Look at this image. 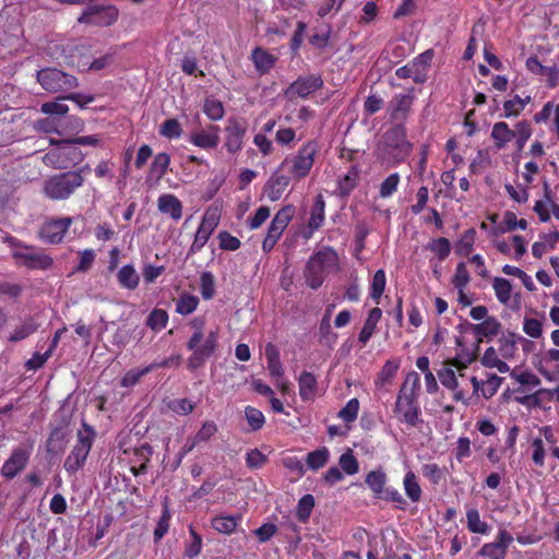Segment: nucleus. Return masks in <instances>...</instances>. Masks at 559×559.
<instances>
[{
  "label": "nucleus",
  "mask_w": 559,
  "mask_h": 559,
  "mask_svg": "<svg viewBox=\"0 0 559 559\" xmlns=\"http://www.w3.org/2000/svg\"><path fill=\"white\" fill-rule=\"evenodd\" d=\"M72 224L71 217L53 218L43 223L38 237L47 243H59Z\"/></svg>",
  "instance_id": "18"
},
{
  "label": "nucleus",
  "mask_w": 559,
  "mask_h": 559,
  "mask_svg": "<svg viewBox=\"0 0 559 559\" xmlns=\"http://www.w3.org/2000/svg\"><path fill=\"white\" fill-rule=\"evenodd\" d=\"M503 379L497 374H490L486 381H479L476 377L471 378L474 394H481L486 400L491 399L499 390Z\"/></svg>",
  "instance_id": "24"
},
{
  "label": "nucleus",
  "mask_w": 559,
  "mask_h": 559,
  "mask_svg": "<svg viewBox=\"0 0 559 559\" xmlns=\"http://www.w3.org/2000/svg\"><path fill=\"white\" fill-rule=\"evenodd\" d=\"M385 272L382 269H380L376 271V273L373 274L370 286V297L376 304H379V300L385 289Z\"/></svg>",
  "instance_id": "43"
},
{
  "label": "nucleus",
  "mask_w": 559,
  "mask_h": 559,
  "mask_svg": "<svg viewBox=\"0 0 559 559\" xmlns=\"http://www.w3.org/2000/svg\"><path fill=\"white\" fill-rule=\"evenodd\" d=\"M12 257L19 264L31 270H47L53 263L52 258L43 249L26 245H17Z\"/></svg>",
  "instance_id": "11"
},
{
  "label": "nucleus",
  "mask_w": 559,
  "mask_h": 559,
  "mask_svg": "<svg viewBox=\"0 0 559 559\" xmlns=\"http://www.w3.org/2000/svg\"><path fill=\"white\" fill-rule=\"evenodd\" d=\"M159 134L168 139L179 138L181 126L177 119H167L162 123Z\"/></svg>",
  "instance_id": "62"
},
{
  "label": "nucleus",
  "mask_w": 559,
  "mask_h": 559,
  "mask_svg": "<svg viewBox=\"0 0 559 559\" xmlns=\"http://www.w3.org/2000/svg\"><path fill=\"white\" fill-rule=\"evenodd\" d=\"M512 542L513 536L507 530H499L496 540L484 544L478 555L489 559H506Z\"/></svg>",
  "instance_id": "19"
},
{
  "label": "nucleus",
  "mask_w": 559,
  "mask_h": 559,
  "mask_svg": "<svg viewBox=\"0 0 559 559\" xmlns=\"http://www.w3.org/2000/svg\"><path fill=\"white\" fill-rule=\"evenodd\" d=\"M293 177L286 171H280V168L272 176L266 186V194L271 201L278 200L287 187L290 185Z\"/></svg>",
  "instance_id": "23"
},
{
  "label": "nucleus",
  "mask_w": 559,
  "mask_h": 559,
  "mask_svg": "<svg viewBox=\"0 0 559 559\" xmlns=\"http://www.w3.org/2000/svg\"><path fill=\"white\" fill-rule=\"evenodd\" d=\"M498 352L503 359L510 360L518 352L516 333L508 331L498 340Z\"/></svg>",
  "instance_id": "33"
},
{
  "label": "nucleus",
  "mask_w": 559,
  "mask_h": 559,
  "mask_svg": "<svg viewBox=\"0 0 559 559\" xmlns=\"http://www.w3.org/2000/svg\"><path fill=\"white\" fill-rule=\"evenodd\" d=\"M119 15V11L114 5H90L79 17L80 23H86L96 26H109L114 24Z\"/></svg>",
  "instance_id": "15"
},
{
  "label": "nucleus",
  "mask_w": 559,
  "mask_h": 559,
  "mask_svg": "<svg viewBox=\"0 0 559 559\" xmlns=\"http://www.w3.org/2000/svg\"><path fill=\"white\" fill-rule=\"evenodd\" d=\"M318 152V142L314 140L307 141L296 154H290L284 158L280 165V171H286L296 181L306 178L313 167Z\"/></svg>",
  "instance_id": "5"
},
{
  "label": "nucleus",
  "mask_w": 559,
  "mask_h": 559,
  "mask_svg": "<svg viewBox=\"0 0 559 559\" xmlns=\"http://www.w3.org/2000/svg\"><path fill=\"white\" fill-rule=\"evenodd\" d=\"M32 447H17L13 449L10 456L3 463L0 474L7 479H13L27 465L31 457Z\"/></svg>",
  "instance_id": "17"
},
{
  "label": "nucleus",
  "mask_w": 559,
  "mask_h": 559,
  "mask_svg": "<svg viewBox=\"0 0 559 559\" xmlns=\"http://www.w3.org/2000/svg\"><path fill=\"white\" fill-rule=\"evenodd\" d=\"M313 508L314 497L310 493L302 496L299 499L296 508V518L298 519V521L302 524H306L311 516Z\"/></svg>",
  "instance_id": "38"
},
{
  "label": "nucleus",
  "mask_w": 559,
  "mask_h": 559,
  "mask_svg": "<svg viewBox=\"0 0 559 559\" xmlns=\"http://www.w3.org/2000/svg\"><path fill=\"white\" fill-rule=\"evenodd\" d=\"M216 333L214 331H210L204 342L202 344L200 343L193 349H191L193 353L188 358L187 362L189 369H198L205 362L209 357L213 355L216 347Z\"/></svg>",
  "instance_id": "20"
},
{
  "label": "nucleus",
  "mask_w": 559,
  "mask_h": 559,
  "mask_svg": "<svg viewBox=\"0 0 559 559\" xmlns=\"http://www.w3.org/2000/svg\"><path fill=\"white\" fill-rule=\"evenodd\" d=\"M226 147L229 152L236 153L241 150L242 146V131L238 126H228L226 128Z\"/></svg>",
  "instance_id": "46"
},
{
  "label": "nucleus",
  "mask_w": 559,
  "mask_h": 559,
  "mask_svg": "<svg viewBox=\"0 0 559 559\" xmlns=\"http://www.w3.org/2000/svg\"><path fill=\"white\" fill-rule=\"evenodd\" d=\"M337 269V252L331 247H324L309 258L305 269L306 283L312 289H317L323 284L325 276Z\"/></svg>",
  "instance_id": "3"
},
{
  "label": "nucleus",
  "mask_w": 559,
  "mask_h": 559,
  "mask_svg": "<svg viewBox=\"0 0 559 559\" xmlns=\"http://www.w3.org/2000/svg\"><path fill=\"white\" fill-rule=\"evenodd\" d=\"M95 435L94 429L90 425L86 423L82 424V429L78 431V442L67 456L63 464V467L68 473L74 474L84 466L87 455L92 449Z\"/></svg>",
  "instance_id": "9"
},
{
  "label": "nucleus",
  "mask_w": 559,
  "mask_h": 559,
  "mask_svg": "<svg viewBox=\"0 0 559 559\" xmlns=\"http://www.w3.org/2000/svg\"><path fill=\"white\" fill-rule=\"evenodd\" d=\"M420 378L416 371H409L399 390L394 404V413L399 416V421L405 424L408 428L417 427L420 419Z\"/></svg>",
  "instance_id": "1"
},
{
  "label": "nucleus",
  "mask_w": 559,
  "mask_h": 559,
  "mask_svg": "<svg viewBox=\"0 0 559 559\" xmlns=\"http://www.w3.org/2000/svg\"><path fill=\"white\" fill-rule=\"evenodd\" d=\"M467 528L472 533L487 534L489 525L480 520L479 511L476 508H471L466 512Z\"/></svg>",
  "instance_id": "40"
},
{
  "label": "nucleus",
  "mask_w": 559,
  "mask_h": 559,
  "mask_svg": "<svg viewBox=\"0 0 559 559\" xmlns=\"http://www.w3.org/2000/svg\"><path fill=\"white\" fill-rule=\"evenodd\" d=\"M37 82L48 93H68L79 85L78 79L57 68L37 71Z\"/></svg>",
  "instance_id": "10"
},
{
  "label": "nucleus",
  "mask_w": 559,
  "mask_h": 559,
  "mask_svg": "<svg viewBox=\"0 0 559 559\" xmlns=\"http://www.w3.org/2000/svg\"><path fill=\"white\" fill-rule=\"evenodd\" d=\"M414 100V87L409 88L406 94H395L388 105L389 119L395 124H404L412 112Z\"/></svg>",
  "instance_id": "16"
},
{
  "label": "nucleus",
  "mask_w": 559,
  "mask_h": 559,
  "mask_svg": "<svg viewBox=\"0 0 559 559\" xmlns=\"http://www.w3.org/2000/svg\"><path fill=\"white\" fill-rule=\"evenodd\" d=\"M401 361L399 358L389 359L384 362L381 370L378 372L377 378L374 380V384L377 388H383L386 384H390L397 370L400 369Z\"/></svg>",
  "instance_id": "31"
},
{
  "label": "nucleus",
  "mask_w": 559,
  "mask_h": 559,
  "mask_svg": "<svg viewBox=\"0 0 559 559\" xmlns=\"http://www.w3.org/2000/svg\"><path fill=\"white\" fill-rule=\"evenodd\" d=\"M295 214L296 207L293 204L285 205L280 211H277L267 228V234L262 242L263 251L270 252L274 248L282 234L294 218Z\"/></svg>",
  "instance_id": "12"
},
{
  "label": "nucleus",
  "mask_w": 559,
  "mask_h": 559,
  "mask_svg": "<svg viewBox=\"0 0 559 559\" xmlns=\"http://www.w3.org/2000/svg\"><path fill=\"white\" fill-rule=\"evenodd\" d=\"M471 281L469 272L464 262H459L452 278V284L457 290H464Z\"/></svg>",
  "instance_id": "51"
},
{
  "label": "nucleus",
  "mask_w": 559,
  "mask_h": 559,
  "mask_svg": "<svg viewBox=\"0 0 559 559\" xmlns=\"http://www.w3.org/2000/svg\"><path fill=\"white\" fill-rule=\"evenodd\" d=\"M401 182V176L397 173L389 175L379 187V195L382 199L392 197Z\"/></svg>",
  "instance_id": "50"
},
{
  "label": "nucleus",
  "mask_w": 559,
  "mask_h": 559,
  "mask_svg": "<svg viewBox=\"0 0 559 559\" xmlns=\"http://www.w3.org/2000/svg\"><path fill=\"white\" fill-rule=\"evenodd\" d=\"M84 182L81 171H66L49 177L44 182V193L51 200H66Z\"/></svg>",
  "instance_id": "7"
},
{
  "label": "nucleus",
  "mask_w": 559,
  "mask_h": 559,
  "mask_svg": "<svg viewBox=\"0 0 559 559\" xmlns=\"http://www.w3.org/2000/svg\"><path fill=\"white\" fill-rule=\"evenodd\" d=\"M168 314L163 309H154L146 319V324L152 330L158 331L166 326Z\"/></svg>",
  "instance_id": "56"
},
{
  "label": "nucleus",
  "mask_w": 559,
  "mask_h": 559,
  "mask_svg": "<svg viewBox=\"0 0 559 559\" xmlns=\"http://www.w3.org/2000/svg\"><path fill=\"white\" fill-rule=\"evenodd\" d=\"M468 329L473 332L477 344L481 343L485 338L491 340L498 335L501 330V323L496 317H488L477 324L465 322Z\"/></svg>",
  "instance_id": "21"
},
{
  "label": "nucleus",
  "mask_w": 559,
  "mask_h": 559,
  "mask_svg": "<svg viewBox=\"0 0 559 559\" xmlns=\"http://www.w3.org/2000/svg\"><path fill=\"white\" fill-rule=\"evenodd\" d=\"M427 249L433 252L439 261H444L451 252V243L450 240L445 237H439L432 239L428 245Z\"/></svg>",
  "instance_id": "44"
},
{
  "label": "nucleus",
  "mask_w": 559,
  "mask_h": 559,
  "mask_svg": "<svg viewBox=\"0 0 559 559\" xmlns=\"http://www.w3.org/2000/svg\"><path fill=\"white\" fill-rule=\"evenodd\" d=\"M96 258V253L93 249H85L79 251V264L75 267V272L86 273L93 265Z\"/></svg>",
  "instance_id": "64"
},
{
  "label": "nucleus",
  "mask_w": 559,
  "mask_h": 559,
  "mask_svg": "<svg viewBox=\"0 0 559 559\" xmlns=\"http://www.w3.org/2000/svg\"><path fill=\"white\" fill-rule=\"evenodd\" d=\"M522 97L514 95L511 99L503 103V112L500 115L502 118H515L523 111Z\"/></svg>",
  "instance_id": "52"
},
{
  "label": "nucleus",
  "mask_w": 559,
  "mask_h": 559,
  "mask_svg": "<svg viewBox=\"0 0 559 559\" xmlns=\"http://www.w3.org/2000/svg\"><path fill=\"white\" fill-rule=\"evenodd\" d=\"M152 370V367H145L143 369H132L129 370L121 379L120 384L121 386L129 388L136 384L140 379Z\"/></svg>",
  "instance_id": "63"
},
{
  "label": "nucleus",
  "mask_w": 559,
  "mask_h": 559,
  "mask_svg": "<svg viewBox=\"0 0 559 559\" xmlns=\"http://www.w3.org/2000/svg\"><path fill=\"white\" fill-rule=\"evenodd\" d=\"M323 79L320 74H308L297 78L287 87L285 95L288 99L294 98L306 99L311 94L320 91L323 87Z\"/></svg>",
  "instance_id": "14"
},
{
  "label": "nucleus",
  "mask_w": 559,
  "mask_h": 559,
  "mask_svg": "<svg viewBox=\"0 0 559 559\" xmlns=\"http://www.w3.org/2000/svg\"><path fill=\"white\" fill-rule=\"evenodd\" d=\"M325 202L321 194L317 195L313 205L310 211V217L308 221V231L305 233L304 237L310 239L312 234L318 230L324 223L325 219Z\"/></svg>",
  "instance_id": "22"
},
{
  "label": "nucleus",
  "mask_w": 559,
  "mask_h": 559,
  "mask_svg": "<svg viewBox=\"0 0 559 559\" xmlns=\"http://www.w3.org/2000/svg\"><path fill=\"white\" fill-rule=\"evenodd\" d=\"M403 488L411 502L418 503L421 500L423 489L417 475L413 471L405 473L403 477Z\"/></svg>",
  "instance_id": "30"
},
{
  "label": "nucleus",
  "mask_w": 559,
  "mask_h": 559,
  "mask_svg": "<svg viewBox=\"0 0 559 559\" xmlns=\"http://www.w3.org/2000/svg\"><path fill=\"white\" fill-rule=\"evenodd\" d=\"M157 207L159 212L175 221H179L182 216V203L174 194H162L157 200Z\"/></svg>",
  "instance_id": "26"
},
{
  "label": "nucleus",
  "mask_w": 559,
  "mask_h": 559,
  "mask_svg": "<svg viewBox=\"0 0 559 559\" xmlns=\"http://www.w3.org/2000/svg\"><path fill=\"white\" fill-rule=\"evenodd\" d=\"M219 219L221 209L218 206L212 205L205 211L202 222L195 233L194 240L190 247L191 253L199 252L204 247L213 231L218 226Z\"/></svg>",
  "instance_id": "13"
},
{
  "label": "nucleus",
  "mask_w": 559,
  "mask_h": 559,
  "mask_svg": "<svg viewBox=\"0 0 559 559\" xmlns=\"http://www.w3.org/2000/svg\"><path fill=\"white\" fill-rule=\"evenodd\" d=\"M532 126L527 120L516 122L514 129H511L507 122L499 121L493 123L490 138L496 150L501 151L510 142L514 141L516 152L521 153L532 136Z\"/></svg>",
  "instance_id": "4"
},
{
  "label": "nucleus",
  "mask_w": 559,
  "mask_h": 559,
  "mask_svg": "<svg viewBox=\"0 0 559 559\" xmlns=\"http://www.w3.org/2000/svg\"><path fill=\"white\" fill-rule=\"evenodd\" d=\"M66 449V432L62 428H56L50 432L46 442V450L52 455L60 454Z\"/></svg>",
  "instance_id": "36"
},
{
  "label": "nucleus",
  "mask_w": 559,
  "mask_h": 559,
  "mask_svg": "<svg viewBox=\"0 0 559 559\" xmlns=\"http://www.w3.org/2000/svg\"><path fill=\"white\" fill-rule=\"evenodd\" d=\"M241 520V516H217L213 519L212 526L219 533L230 534L237 527L238 522Z\"/></svg>",
  "instance_id": "48"
},
{
  "label": "nucleus",
  "mask_w": 559,
  "mask_h": 559,
  "mask_svg": "<svg viewBox=\"0 0 559 559\" xmlns=\"http://www.w3.org/2000/svg\"><path fill=\"white\" fill-rule=\"evenodd\" d=\"M406 136L407 132L404 124L396 123L389 128L378 143V158L389 166H395L404 162L413 148V144Z\"/></svg>",
  "instance_id": "2"
},
{
  "label": "nucleus",
  "mask_w": 559,
  "mask_h": 559,
  "mask_svg": "<svg viewBox=\"0 0 559 559\" xmlns=\"http://www.w3.org/2000/svg\"><path fill=\"white\" fill-rule=\"evenodd\" d=\"M117 281L121 287L134 290L139 286L140 276L133 265L127 264L118 271Z\"/></svg>",
  "instance_id": "34"
},
{
  "label": "nucleus",
  "mask_w": 559,
  "mask_h": 559,
  "mask_svg": "<svg viewBox=\"0 0 559 559\" xmlns=\"http://www.w3.org/2000/svg\"><path fill=\"white\" fill-rule=\"evenodd\" d=\"M492 288L499 302L507 305L511 298V283L503 277H496L492 282Z\"/></svg>",
  "instance_id": "45"
},
{
  "label": "nucleus",
  "mask_w": 559,
  "mask_h": 559,
  "mask_svg": "<svg viewBox=\"0 0 559 559\" xmlns=\"http://www.w3.org/2000/svg\"><path fill=\"white\" fill-rule=\"evenodd\" d=\"M247 424L251 430H260L265 424V417L258 408L247 405Z\"/></svg>",
  "instance_id": "60"
},
{
  "label": "nucleus",
  "mask_w": 559,
  "mask_h": 559,
  "mask_svg": "<svg viewBox=\"0 0 559 559\" xmlns=\"http://www.w3.org/2000/svg\"><path fill=\"white\" fill-rule=\"evenodd\" d=\"M299 396L304 402L313 401L318 394V379L309 371H302L298 377Z\"/></svg>",
  "instance_id": "25"
},
{
  "label": "nucleus",
  "mask_w": 559,
  "mask_h": 559,
  "mask_svg": "<svg viewBox=\"0 0 559 559\" xmlns=\"http://www.w3.org/2000/svg\"><path fill=\"white\" fill-rule=\"evenodd\" d=\"M36 330L37 325L32 320H27L11 333L9 340L11 342L22 341L33 334Z\"/></svg>",
  "instance_id": "61"
},
{
  "label": "nucleus",
  "mask_w": 559,
  "mask_h": 559,
  "mask_svg": "<svg viewBox=\"0 0 559 559\" xmlns=\"http://www.w3.org/2000/svg\"><path fill=\"white\" fill-rule=\"evenodd\" d=\"M265 358L270 376L273 378H282L284 376V369L280 359L278 349L274 344L269 343L265 346Z\"/></svg>",
  "instance_id": "32"
},
{
  "label": "nucleus",
  "mask_w": 559,
  "mask_h": 559,
  "mask_svg": "<svg viewBox=\"0 0 559 559\" xmlns=\"http://www.w3.org/2000/svg\"><path fill=\"white\" fill-rule=\"evenodd\" d=\"M475 239L476 230L474 228L465 230L456 243V253L468 255L473 251Z\"/></svg>",
  "instance_id": "47"
},
{
  "label": "nucleus",
  "mask_w": 559,
  "mask_h": 559,
  "mask_svg": "<svg viewBox=\"0 0 559 559\" xmlns=\"http://www.w3.org/2000/svg\"><path fill=\"white\" fill-rule=\"evenodd\" d=\"M359 170L356 165L352 166L346 175L338 179L337 188L343 197H347L356 187Z\"/></svg>",
  "instance_id": "37"
},
{
  "label": "nucleus",
  "mask_w": 559,
  "mask_h": 559,
  "mask_svg": "<svg viewBox=\"0 0 559 559\" xmlns=\"http://www.w3.org/2000/svg\"><path fill=\"white\" fill-rule=\"evenodd\" d=\"M217 127L211 126L191 134V142L202 148H213L218 144Z\"/></svg>",
  "instance_id": "29"
},
{
  "label": "nucleus",
  "mask_w": 559,
  "mask_h": 559,
  "mask_svg": "<svg viewBox=\"0 0 559 559\" xmlns=\"http://www.w3.org/2000/svg\"><path fill=\"white\" fill-rule=\"evenodd\" d=\"M358 412H359V401L356 397H354V399H350L345 404V406L338 412V417L343 421L349 424L357 419Z\"/></svg>",
  "instance_id": "55"
},
{
  "label": "nucleus",
  "mask_w": 559,
  "mask_h": 559,
  "mask_svg": "<svg viewBox=\"0 0 559 559\" xmlns=\"http://www.w3.org/2000/svg\"><path fill=\"white\" fill-rule=\"evenodd\" d=\"M203 110L211 120H218L224 116L223 104L215 98H206Z\"/></svg>",
  "instance_id": "57"
},
{
  "label": "nucleus",
  "mask_w": 559,
  "mask_h": 559,
  "mask_svg": "<svg viewBox=\"0 0 559 559\" xmlns=\"http://www.w3.org/2000/svg\"><path fill=\"white\" fill-rule=\"evenodd\" d=\"M49 142L51 145H57V147L44 155L43 163L45 165L53 169H68L84 159V154L75 146L72 139L60 141L50 139Z\"/></svg>",
  "instance_id": "6"
},
{
  "label": "nucleus",
  "mask_w": 559,
  "mask_h": 559,
  "mask_svg": "<svg viewBox=\"0 0 559 559\" xmlns=\"http://www.w3.org/2000/svg\"><path fill=\"white\" fill-rule=\"evenodd\" d=\"M330 457V452L325 447L317 449L307 454V465L310 469L318 471L323 467Z\"/></svg>",
  "instance_id": "41"
},
{
  "label": "nucleus",
  "mask_w": 559,
  "mask_h": 559,
  "mask_svg": "<svg viewBox=\"0 0 559 559\" xmlns=\"http://www.w3.org/2000/svg\"><path fill=\"white\" fill-rule=\"evenodd\" d=\"M251 60L259 74L263 75L271 71L276 62V57L262 48H255L251 53Z\"/></svg>",
  "instance_id": "27"
},
{
  "label": "nucleus",
  "mask_w": 559,
  "mask_h": 559,
  "mask_svg": "<svg viewBox=\"0 0 559 559\" xmlns=\"http://www.w3.org/2000/svg\"><path fill=\"white\" fill-rule=\"evenodd\" d=\"M338 464L341 468L348 475H354L359 469L358 461L350 450L340 456Z\"/></svg>",
  "instance_id": "59"
},
{
  "label": "nucleus",
  "mask_w": 559,
  "mask_h": 559,
  "mask_svg": "<svg viewBox=\"0 0 559 559\" xmlns=\"http://www.w3.org/2000/svg\"><path fill=\"white\" fill-rule=\"evenodd\" d=\"M498 350L493 347H488L480 358L481 365L487 368H496L500 373L509 372V365L499 358Z\"/></svg>",
  "instance_id": "35"
},
{
  "label": "nucleus",
  "mask_w": 559,
  "mask_h": 559,
  "mask_svg": "<svg viewBox=\"0 0 559 559\" xmlns=\"http://www.w3.org/2000/svg\"><path fill=\"white\" fill-rule=\"evenodd\" d=\"M395 75L399 79H412L417 84L425 83L427 80V73L415 67L413 63H408L396 69Z\"/></svg>",
  "instance_id": "39"
},
{
  "label": "nucleus",
  "mask_w": 559,
  "mask_h": 559,
  "mask_svg": "<svg viewBox=\"0 0 559 559\" xmlns=\"http://www.w3.org/2000/svg\"><path fill=\"white\" fill-rule=\"evenodd\" d=\"M199 305V298L193 295L182 294L176 301V311L182 316L192 313Z\"/></svg>",
  "instance_id": "49"
},
{
  "label": "nucleus",
  "mask_w": 559,
  "mask_h": 559,
  "mask_svg": "<svg viewBox=\"0 0 559 559\" xmlns=\"http://www.w3.org/2000/svg\"><path fill=\"white\" fill-rule=\"evenodd\" d=\"M421 473L432 485H439L443 478L444 473L437 463H427L421 466Z\"/></svg>",
  "instance_id": "53"
},
{
  "label": "nucleus",
  "mask_w": 559,
  "mask_h": 559,
  "mask_svg": "<svg viewBox=\"0 0 559 559\" xmlns=\"http://www.w3.org/2000/svg\"><path fill=\"white\" fill-rule=\"evenodd\" d=\"M169 163L170 157L167 153H158L155 155L153 163L151 164L150 176L159 180L166 175Z\"/></svg>",
  "instance_id": "42"
},
{
  "label": "nucleus",
  "mask_w": 559,
  "mask_h": 559,
  "mask_svg": "<svg viewBox=\"0 0 559 559\" xmlns=\"http://www.w3.org/2000/svg\"><path fill=\"white\" fill-rule=\"evenodd\" d=\"M381 317H382V310L378 307H374L369 311L368 317H367V319L362 325V329L360 330L359 335H358V341L362 345H366L368 343V341L371 338Z\"/></svg>",
  "instance_id": "28"
},
{
  "label": "nucleus",
  "mask_w": 559,
  "mask_h": 559,
  "mask_svg": "<svg viewBox=\"0 0 559 559\" xmlns=\"http://www.w3.org/2000/svg\"><path fill=\"white\" fill-rule=\"evenodd\" d=\"M200 293L204 299L213 298L215 294L214 276L210 272H203L200 277Z\"/></svg>",
  "instance_id": "58"
},
{
  "label": "nucleus",
  "mask_w": 559,
  "mask_h": 559,
  "mask_svg": "<svg viewBox=\"0 0 559 559\" xmlns=\"http://www.w3.org/2000/svg\"><path fill=\"white\" fill-rule=\"evenodd\" d=\"M516 215L514 212L507 211L503 215V225L493 227L489 230V236L492 238H497L499 235L506 233V231H513L515 230V224H516Z\"/></svg>",
  "instance_id": "54"
},
{
  "label": "nucleus",
  "mask_w": 559,
  "mask_h": 559,
  "mask_svg": "<svg viewBox=\"0 0 559 559\" xmlns=\"http://www.w3.org/2000/svg\"><path fill=\"white\" fill-rule=\"evenodd\" d=\"M386 474L381 468L370 471L365 477V483L372 491L374 498L392 502L399 510H406V499L396 488L386 487Z\"/></svg>",
  "instance_id": "8"
}]
</instances>
